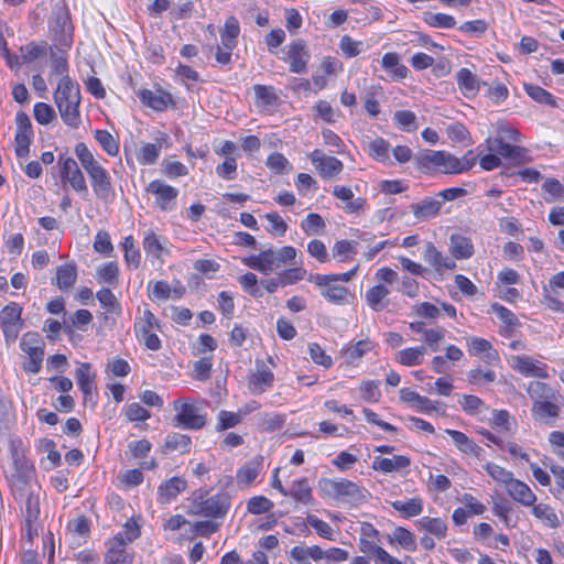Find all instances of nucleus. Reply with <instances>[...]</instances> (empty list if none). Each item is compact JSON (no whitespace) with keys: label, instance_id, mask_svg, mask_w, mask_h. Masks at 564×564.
<instances>
[{"label":"nucleus","instance_id":"774afa93","mask_svg":"<svg viewBox=\"0 0 564 564\" xmlns=\"http://www.w3.org/2000/svg\"><path fill=\"white\" fill-rule=\"evenodd\" d=\"M143 249L153 258H160L163 248L159 237L154 234V231L149 230L145 232L143 238Z\"/></svg>","mask_w":564,"mask_h":564},{"label":"nucleus","instance_id":"3c124183","mask_svg":"<svg viewBox=\"0 0 564 564\" xmlns=\"http://www.w3.org/2000/svg\"><path fill=\"white\" fill-rule=\"evenodd\" d=\"M371 348H372L371 341L359 340L355 345H351L344 350L345 359L348 364L355 365Z\"/></svg>","mask_w":564,"mask_h":564},{"label":"nucleus","instance_id":"69168bd1","mask_svg":"<svg viewBox=\"0 0 564 564\" xmlns=\"http://www.w3.org/2000/svg\"><path fill=\"white\" fill-rule=\"evenodd\" d=\"M124 260L128 265L137 269L140 264L141 254L139 249L134 247V240L132 236H128L123 241Z\"/></svg>","mask_w":564,"mask_h":564},{"label":"nucleus","instance_id":"e433bc0d","mask_svg":"<svg viewBox=\"0 0 564 564\" xmlns=\"http://www.w3.org/2000/svg\"><path fill=\"white\" fill-rule=\"evenodd\" d=\"M469 352L471 355H481L485 354V360L490 362L498 358V352L492 348L490 341L480 337H473L468 344Z\"/></svg>","mask_w":564,"mask_h":564},{"label":"nucleus","instance_id":"8fccbe9b","mask_svg":"<svg viewBox=\"0 0 564 564\" xmlns=\"http://www.w3.org/2000/svg\"><path fill=\"white\" fill-rule=\"evenodd\" d=\"M397 542L406 551H415L416 543L415 538L411 531L403 527H397L390 538V543Z\"/></svg>","mask_w":564,"mask_h":564},{"label":"nucleus","instance_id":"9d476101","mask_svg":"<svg viewBox=\"0 0 564 564\" xmlns=\"http://www.w3.org/2000/svg\"><path fill=\"white\" fill-rule=\"evenodd\" d=\"M274 373L267 367L263 360L256 361V369L248 377L249 391L257 395L265 392L273 386Z\"/></svg>","mask_w":564,"mask_h":564},{"label":"nucleus","instance_id":"a18cd8bd","mask_svg":"<svg viewBox=\"0 0 564 564\" xmlns=\"http://www.w3.org/2000/svg\"><path fill=\"white\" fill-rule=\"evenodd\" d=\"M357 272V267L352 270L339 274H310L307 280L315 283L317 286H325L329 283L341 281L349 282Z\"/></svg>","mask_w":564,"mask_h":564},{"label":"nucleus","instance_id":"f704fd0d","mask_svg":"<svg viewBox=\"0 0 564 564\" xmlns=\"http://www.w3.org/2000/svg\"><path fill=\"white\" fill-rule=\"evenodd\" d=\"M426 352L425 346H419L413 348H405L397 354V361L403 366L412 367L423 362L424 355Z\"/></svg>","mask_w":564,"mask_h":564},{"label":"nucleus","instance_id":"338daca9","mask_svg":"<svg viewBox=\"0 0 564 564\" xmlns=\"http://www.w3.org/2000/svg\"><path fill=\"white\" fill-rule=\"evenodd\" d=\"M34 118L40 124H50L55 119V111L48 104L37 102L33 109Z\"/></svg>","mask_w":564,"mask_h":564},{"label":"nucleus","instance_id":"79ce46f5","mask_svg":"<svg viewBox=\"0 0 564 564\" xmlns=\"http://www.w3.org/2000/svg\"><path fill=\"white\" fill-rule=\"evenodd\" d=\"M43 346V339L36 332L25 333L20 343L21 349L28 355L44 354Z\"/></svg>","mask_w":564,"mask_h":564},{"label":"nucleus","instance_id":"58836bf2","mask_svg":"<svg viewBox=\"0 0 564 564\" xmlns=\"http://www.w3.org/2000/svg\"><path fill=\"white\" fill-rule=\"evenodd\" d=\"M416 524L437 539H444L446 536L447 524L441 518L423 517L416 522Z\"/></svg>","mask_w":564,"mask_h":564},{"label":"nucleus","instance_id":"2eb2a0df","mask_svg":"<svg viewBox=\"0 0 564 564\" xmlns=\"http://www.w3.org/2000/svg\"><path fill=\"white\" fill-rule=\"evenodd\" d=\"M333 195L345 203L344 210L348 214L360 215L367 207V199L355 197L351 188L336 185L333 188Z\"/></svg>","mask_w":564,"mask_h":564},{"label":"nucleus","instance_id":"4c0bfd02","mask_svg":"<svg viewBox=\"0 0 564 564\" xmlns=\"http://www.w3.org/2000/svg\"><path fill=\"white\" fill-rule=\"evenodd\" d=\"M12 495L17 501H23L25 496L30 492L41 491L40 486L33 479H19L15 478L12 481H9Z\"/></svg>","mask_w":564,"mask_h":564},{"label":"nucleus","instance_id":"cd10ccee","mask_svg":"<svg viewBox=\"0 0 564 564\" xmlns=\"http://www.w3.org/2000/svg\"><path fill=\"white\" fill-rule=\"evenodd\" d=\"M191 444L192 440L188 435L173 432L166 435L162 452L164 454L171 452L186 454L191 451Z\"/></svg>","mask_w":564,"mask_h":564},{"label":"nucleus","instance_id":"864d4df0","mask_svg":"<svg viewBox=\"0 0 564 564\" xmlns=\"http://www.w3.org/2000/svg\"><path fill=\"white\" fill-rule=\"evenodd\" d=\"M356 241L339 240L333 247V257L339 262H346L351 256L357 253Z\"/></svg>","mask_w":564,"mask_h":564},{"label":"nucleus","instance_id":"6e6552de","mask_svg":"<svg viewBox=\"0 0 564 564\" xmlns=\"http://www.w3.org/2000/svg\"><path fill=\"white\" fill-rule=\"evenodd\" d=\"M73 31L74 28L68 10L65 7L57 8L54 12L52 25L55 41L64 47H70L73 43Z\"/></svg>","mask_w":564,"mask_h":564},{"label":"nucleus","instance_id":"6e6d98bb","mask_svg":"<svg viewBox=\"0 0 564 564\" xmlns=\"http://www.w3.org/2000/svg\"><path fill=\"white\" fill-rule=\"evenodd\" d=\"M423 20L426 24H429L432 28L451 29L456 25V20L454 19V17L445 13L425 12L423 15Z\"/></svg>","mask_w":564,"mask_h":564},{"label":"nucleus","instance_id":"bb28decb","mask_svg":"<svg viewBox=\"0 0 564 564\" xmlns=\"http://www.w3.org/2000/svg\"><path fill=\"white\" fill-rule=\"evenodd\" d=\"M239 33L240 26L237 18L234 15L228 17L224 28L220 30V40L224 48L234 50L237 46Z\"/></svg>","mask_w":564,"mask_h":564},{"label":"nucleus","instance_id":"0eeeda50","mask_svg":"<svg viewBox=\"0 0 564 564\" xmlns=\"http://www.w3.org/2000/svg\"><path fill=\"white\" fill-rule=\"evenodd\" d=\"M145 191L155 197V205L162 212L175 209L178 189L164 183L161 180H154L149 183Z\"/></svg>","mask_w":564,"mask_h":564},{"label":"nucleus","instance_id":"ddd939ff","mask_svg":"<svg viewBox=\"0 0 564 564\" xmlns=\"http://www.w3.org/2000/svg\"><path fill=\"white\" fill-rule=\"evenodd\" d=\"M127 541L122 533H117L108 542V550L105 555L106 564H132L133 556L126 550Z\"/></svg>","mask_w":564,"mask_h":564},{"label":"nucleus","instance_id":"6ab92c4d","mask_svg":"<svg viewBox=\"0 0 564 564\" xmlns=\"http://www.w3.org/2000/svg\"><path fill=\"white\" fill-rule=\"evenodd\" d=\"M442 205V200L433 197H426L419 203L411 204L410 209L416 220L426 221L440 214Z\"/></svg>","mask_w":564,"mask_h":564},{"label":"nucleus","instance_id":"de8ad7c7","mask_svg":"<svg viewBox=\"0 0 564 564\" xmlns=\"http://www.w3.org/2000/svg\"><path fill=\"white\" fill-rule=\"evenodd\" d=\"M40 494L41 491L30 492L22 501L25 505L26 525L35 522L40 516Z\"/></svg>","mask_w":564,"mask_h":564},{"label":"nucleus","instance_id":"a211bd4d","mask_svg":"<svg viewBox=\"0 0 564 564\" xmlns=\"http://www.w3.org/2000/svg\"><path fill=\"white\" fill-rule=\"evenodd\" d=\"M141 102L156 111L165 110L170 104H173L172 95L162 89L150 90L142 89L138 94Z\"/></svg>","mask_w":564,"mask_h":564},{"label":"nucleus","instance_id":"423d86ee","mask_svg":"<svg viewBox=\"0 0 564 564\" xmlns=\"http://www.w3.org/2000/svg\"><path fill=\"white\" fill-rule=\"evenodd\" d=\"M205 491L194 494L188 506V514L200 516L205 518L225 517L229 509V499L223 495H215L205 498Z\"/></svg>","mask_w":564,"mask_h":564},{"label":"nucleus","instance_id":"680f3d73","mask_svg":"<svg viewBox=\"0 0 564 564\" xmlns=\"http://www.w3.org/2000/svg\"><path fill=\"white\" fill-rule=\"evenodd\" d=\"M119 268L116 262L105 263L97 270L98 280L108 285L118 283Z\"/></svg>","mask_w":564,"mask_h":564},{"label":"nucleus","instance_id":"c03bdc74","mask_svg":"<svg viewBox=\"0 0 564 564\" xmlns=\"http://www.w3.org/2000/svg\"><path fill=\"white\" fill-rule=\"evenodd\" d=\"M391 506L394 510L409 518L419 516L423 511V501L419 497L411 498L408 501L397 500L391 502Z\"/></svg>","mask_w":564,"mask_h":564},{"label":"nucleus","instance_id":"9b49d317","mask_svg":"<svg viewBox=\"0 0 564 564\" xmlns=\"http://www.w3.org/2000/svg\"><path fill=\"white\" fill-rule=\"evenodd\" d=\"M310 159L324 178H332L341 173L344 164L335 156L325 155L321 150H314L310 154Z\"/></svg>","mask_w":564,"mask_h":564},{"label":"nucleus","instance_id":"4d7b16f0","mask_svg":"<svg viewBox=\"0 0 564 564\" xmlns=\"http://www.w3.org/2000/svg\"><path fill=\"white\" fill-rule=\"evenodd\" d=\"M390 144L382 138H377L369 143V155L379 162L389 160Z\"/></svg>","mask_w":564,"mask_h":564},{"label":"nucleus","instance_id":"e2e57ef3","mask_svg":"<svg viewBox=\"0 0 564 564\" xmlns=\"http://www.w3.org/2000/svg\"><path fill=\"white\" fill-rule=\"evenodd\" d=\"M161 153V145L156 143L144 144L139 153L138 161L140 164L150 165L156 162Z\"/></svg>","mask_w":564,"mask_h":564},{"label":"nucleus","instance_id":"37998d69","mask_svg":"<svg viewBox=\"0 0 564 564\" xmlns=\"http://www.w3.org/2000/svg\"><path fill=\"white\" fill-rule=\"evenodd\" d=\"M290 558L294 561L312 558L317 562L325 558V551H323L318 545H313L308 547L294 546L290 551Z\"/></svg>","mask_w":564,"mask_h":564},{"label":"nucleus","instance_id":"603ef678","mask_svg":"<svg viewBox=\"0 0 564 564\" xmlns=\"http://www.w3.org/2000/svg\"><path fill=\"white\" fill-rule=\"evenodd\" d=\"M322 289L321 294L329 302L334 304H344L347 296L348 290L345 286L336 285V284H327L325 286H319Z\"/></svg>","mask_w":564,"mask_h":564},{"label":"nucleus","instance_id":"20e7f679","mask_svg":"<svg viewBox=\"0 0 564 564\" xmlns=\"http://www.w3.org/2000/svg\"><path fill=\"white\" fill-rule=\"evenodd\" d=\"M206 401L194 399H177L173 402L176 414L173 417V426H182L187 430H200L206 423V414L202 413V406Z\"/></svg>","mask_w":564,"mask_h":564},{"label":"nucleus","instance_id":"7ed1b4c3","mask_svg":"<svg viewBox=\"0 0 564 564\" xmlns=\"http://www.w3.org/2000/svg\"><path fill=\"white\" fill-rule=\"evenodd\" d=\"M319 489L326 497L352 506L366 502L370 496L366 488L348 479H322Z\"/></svg>","mask_w":564,"mask_h":564},{"label":"nucleus","instance_id":"49530a36","mask_svg":"<svg viewBox=\"0 0 564 564\" xmlns=\"http://www.w3.org/2000/svg\"><path fill=\"white\" fill-rule=\"evenodd\" d=\"M476 161L477 158L471 150L467 151L462 159L451 154L449 174H458L468 171L476 164Z\"/></svg>","mask_w":564,"mask_h":564},{"label":"nucleus","instance_id":"b1692460","mask_svg":"<svg viewBox=\"0 0 564 564\" xmlns=\"http://www.w3.org/2000/svg\"><path fill=\"white\" fill-rule=\"evenodd\" d=\"M187 482L181 477H172L169 480L162 482L159 488V501L161 503H167L175 499L182 491L186 489Z\"/></svg>","mask_w":564,"mask_h":564},{"label":"nucleus","instance_id":"a19ab883","mask_svg":"<svg viewBox=\"0 0 564 564\" xmlns=\"http://www.w3.org/2000/svg\"><path fill=\"white\" fill-rule=\"evenodd\" d=\"M527 392L533 402L557 399L556 392L547 383L541 381H531L527 387Z\"/></svg>","mask_w":564,"mask_h":564},{"label":"nucleus","instance_id":"5fc2aeb1","mask_svg":"<svg viewBox=\"0 0 564 564\" xmlns=\"http://www.w3.org/2000/svg\"><path fill=\"white\" fill-rule=\"evenodd\" d=\"M532 512L538 519L544 521L550 528L560 527L558 517L549 505H533Z\"/></svg>","mask_w":564,"mask_h":564},{"label":"nucleus","instance_id":"c756f323","mask_svg":"<svg viewBox=\"0 0 564 564\" xmlns=\"http://www.w3.org/2000/svg\"><path fill=\"white\" fill-rule=\"evenodd\" d=\"M457 84L466 97L475 96L479 90V80L468 68H460L456 74Z\"/></svg>","mask_w":564,"mask_h":564},{"label":"nucleus","instance_id":"c9c22d12","mask_svg":"<svg viewBox=\"0 0 564 564\" xmlns=\"http://www.w3.org/2000/svg\"><path fill=\"white\" fill-rule=\"evenodd\" d=\"M77 279V269L74 263H66L56 270V283L59 290L65 291L73 288Z\"/></svg>","mask_w":564,"mask_h":564},{"label":"nucleus","instance_id":"0e129e2a","mask_svg":"<svg viewBox=\"0 0 564 564\" xmlns=\"http://www.w3.org/2000/svg\"><path fill=\"white\" fill-rule=\"evenodd\" d=\"M485 469L495 481L502 484L505 488L514 478L511 471L495 463H487Z\"/></svg>","mask_w":564,"mask_h":564},{"label":"nucleus","instance_id":"c85d7f7f","mask_svg":"<svg viewBox=\"0 0 564 564\" xmlns=\"http://www.w3.org/2000/svg\"><path fill=\"white\" fill-rule=\"evenodd\" d=\"M446 434L449 435L456 445V447L465 453L475 456H479L481 453V447L478 446L471 438H469L465 433L456 430L447 429L445 430Z\"/></svg>","mask_w":564,"mask_h":564},{"label":"nucleus","instance_id":"7c9ffc66","mask_svg":"<svg viewBox=\"0 0 564 564\" xmlns=\"http://www.w3.org/2000/svg\"><path fill=\"white\" fill-rule=\"evenodd\" d=\"M288 494V496H291L295 501L302 505H313L314 502L312 488L306 478L293 481Z\"/></svg>","mask_w":564,"mask_h":564},{"label":"nucleus","instance_id":"dca6fc26","mask_svg":"<svg viewBox=\"0 0 564 564\" xmlns=\"http://www.w3.org/2000/svg\"><path fill=\"white\" fill-rule=\"evenodd\" d=\"M13 470L7 476L8 481L15 478L19 479H33L35 470L33 465L26 459L24 453L18 448L11 451Z\"/></svg>","mask_w":564,"mask_h":564},{"label":"nucleus","instance_id":"39448f33","mask_svg":"<svg viewBox=\"0 0 564 564\" xmlns=\"http://www.w3.org/2000/svg\"><path fill=\"white\" fill-rule=\"evenodd\" d=\"M295 258L296 249L291 246H285L278 250H263L259 254L246 259L245 263L253 270L268 273L292 262Z\"/></svg>","mask_w":564,"mask_h":564},{"label":"nucleus","instance_id":"393cba45","mask_svg":"<svg viewBox=\"0 0 564 564\" xmlns=\"http://www.w3.org/2000/svg\"><path fill=\"white\" fill-rule=\"evenodd\" d=\"M424 261L436 271L449 270L456 267L455 262L440 252L432 242H427L423 254Z\"/></svg>","mask_w":564,"mask_h":564},{"label":"nucleus","instance_id":"13d9d810","mask_svg":"<svg viewBox=\"0 0 564 564\" xmlns=\"http://www.w3.org/2000/svg\"><path fill=\"white\" fill-rule=\"evenodd\" d=\"M22 307L14 302L6 305L0 312V324H23Z\"/></svg>","mask_w":564,"mask_h":564},{"label":"nucleus","instance_id":"bf43d9fd","mask_svg":"<svg viewBox=\"0 0 564 564\" xmlns=\"http://www.w3.org/2000/svg\"><path fill=\"white\" fill-rule=\"evenodd\" d=\"M326 224L323 217L318 214L312 213L301 223V228L307 236L316 235L324 230Z\"/></svg>","mask_w":564,"mask_h":564},{"label":"nucleus","instance_id":"f03ea898","mask_svg":"<svg viewBox=\"0 0 564 564\" xmlns=\"http://www.w3.org/2000/svg\"><path fill=\"white\" fill-rule=\"evenodd\" d=\"M79 85L70 77L61 78L54 91V102L65 124L77 129L82 123Z\"/></svg>","mask_w":564,"mask_h":564},{"label":"nucleus","instance_id":"1a4fd4ad","mask_svg":"<svg viewBox=\"0 0 564 564\" xmlns=\"http://www.w3.org/2000/svg\"><path fill=\"white\" fill-rule=\"evenodd\" d=\"M58 164L61 166V177L66 180L74 191L78 193H87L88 187L86 180L78 166V163L72 158L61 156Z\"/></svg>","mask_w":564,"mask_h":564},{"label":"nucleus","instance_id":"2f4dec72","mask_svg":"<svg viewBox=\"0 0 564 564\" xmlns=\"http://www.w3.org/2000/svg\"><path fill=\"white\" fill-rule=\"evenodd\" d=\"M390 294V290L383 284H377L366 292V302L375 312H380L386 307L384 300Z\"/></svg>","mask_w":564,"mask_h":564},{"label":"nucleus","instance_id":"72a5a7b5","mask_svg":"<svg viewBox=\"0 0 564 564\" xmlns=\"http://www.w3.org/2000/svg\"><path fill=\"white\" fill-rule=\"evenodd\" d=\"M523 88L525 93L538 104L546 105L552 108H557V99L547 90L542 88L539 85L534 84H523Z\"/></svg>","mask_w":564,"mask_h":564},{"label":"nucleus","instance_id":"052dcab7","mask_svg":"<svg viewBox=\"0 0 564 564\" xmlns=\"http://www.w3.org/2000/svg\"><path fill=\"white\" fill-rule=\"evenodd\" d=\"M242 421L241 412H230L226 410H221L218 413V423L216 425V430L218 432L231 429L240 424Z\"/></svg>","mask_w":564,"mask_h":564},{"label":"nucleus","instance_id":"f257e3e1","mask_svg":"<svg viewBox=\"0 0 564 564\" xmlns=\"http://www.w3.org/2000/svg\"><path fill=\"white\" fill-rule=\"evenodd\" d=\"M75 154L89 176L96 198L102 202H110L115 191L109 172L99 163L84 142L75 145Z\"/></svg>","mask_w":564,"mask_h":564},{"label":"nucleus","instance_id":"4be33fe9","mask_svg":"<svg viewBox=\"0 0 564 564\" xmlns=\"http://www.w3.org/2000/svg\"><path fill=\"white\" fill-rule=\"evenodd\" d=\"M557 399L539 400L533 402L532 416L535 421L549 423L550 420L557 419L560 415V406L556 404Z\"/></svg>","mask_w":564,"mask_h":564},{"label":"nucleus","instance_id":"f8f14e48","mask_svg":"<svg viewBox=\"0 0 564 564\" xmlns=\"http://www.w3.org/2000/svg\"><path fill=\"white\" fill-rule=\"evenodd\" d=\"M451 153L445 151L426 150L416 158L417 167L424 172L443 167L442 172L449 174Z\"/></svg>","mask_w":564,"mask_h":564},{"label":"nucleus","instance_id":"4468645a","mask_svg":"<svg viewBox=\"0 0 564 564\" xmlns=\"http://www.w3.org/2000/svg\"><path fill=\"white\" fill-rule=\"evenodd\" d=\"M310 56V52L303 40L299 39L293 41L289 45L288 50V61L290 63V70L295 74L305 73Z\"/></svg>","mask_w":564,"mask_h":564},{"label":"nucleus","instance_id":"5701e85b","mask_svg":"<svg viewBox=\"0 0 564 564\" xmlns=\"http://www.w3.org/2000/svg\"><path fill=\"white\" fill-rule=\"evenodd\" d=\"M75 378L84 394V401L87 402L96 389L95 378L96 375L91 371V365L89 362H83L77 368Z\"/></svg>","mask_w":564,"mask_h":564},{"label":"nucleus","instance_id":"ea45409f","mask_svg":"<svg viewBox=\"0 0 564 564\" xmlns=\"http://www.w3.org/2000/svg\"><path fill=\"white\" fill-rule=\"evenodd\" d=\"M381 63L386 69L391 70L393 78L403 79L408 76L409 69L400 63V56L397 53L390 52L384 54Z\"/></svg>","mask_w":564,"mask_h":564},{"label":"nucleus","instance_id":"473e14b6","mask_svg":"<svg viewBox=\"0 0 564 564\" xmlns=\"http://www.w3.org/2000/svg\"><path fill=\"white\" fill-rule=\"evenodd\" d=\"M451 252L456 259H468L474 253V246L469 238L460 235H452Z\"/></svg>","mask_w":564,"mask_h":564},{"label":"nucleus","instance_id":"a878e982","mask_svg":"<svg viewBox=\"0 0 564 564\" xmlns=\"http://www.w3.org/2000/svg\"><path fill=\"white\" fill-rule=\"evenodd\" d=\"M487 149L490 152H497L502 158L520 159L524 152V149L517 145L506 143L502 138H488L486 140Z\"/></svg>","mask_w":564,"mask_h":564},{"label":"nucleus","instance_id":"f3484780","mask_svg":"<svg viewBox=\"0 0 564 564\" xmlns=\"http://www.w3.org/2000/svg\"><path fill=\"white\" fill-rule=\"evenodd\" d=\"M511 367L523 376H531L538 378H547L546 366L534 361L529 356H514L512 357Z\"/></svg>","mask_w":564,"mask_h":564},{"label":"nucleus","instance_id":"09e8293b","mask_svg":"<svg viewBox=\"0 0 564 564\" xmlns=\"http://www.w3.org/2000/svg\"><path fill=\"white\" fill-rule=\"evenodd\" d=\"M94 137L102 150L110 156L119 153V143L107 130H95Z\"/></svg>","mask_w":564,"mask_h":564},{"label":"nucleus","instance_id":"aec40b11","mask_svg":"<svg viewBox=\"0 0 564 564\" xmlns=\"http://www.w3.org/2000/svg\"><path fill=\"white\" fill-rule=\"evenodd\" d=\"M411 465V459L404 455H394L391 458L375 457L372 469L383 474L397 473L406 469Z\"/></svg>","mask_w":564,"mask_h":564},{"label":"nucleus","instance_id":"412c9836","mask_svg":"<svg viewBox=\"0 0 564 564\" xmlns=\"http://www.w3.org/2000/svg\"><path fill=\"white\" fill-rule=\"evenodd\" d=\"M506 490L513 500L522 506L531 507L536 501V496L531 488L519 479L513 478L507 484Z\"/></svg>","mask_w":564,"mask_h":564}]
</instances>
